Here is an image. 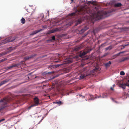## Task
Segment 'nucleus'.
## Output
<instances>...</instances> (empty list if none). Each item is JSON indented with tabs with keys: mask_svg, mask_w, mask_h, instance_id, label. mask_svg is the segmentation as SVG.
Here are the masks:
<instances>
[{
	"mask_svg": "<svg viewBox=\"0 0 129 129\" xmlns=\"http://www.w3.org/2000/svg\"><path fill=\"white\" fill-rule=\"evenodd\" d=\"M33 104L34 106H38L40 104L39 100L37 97H36L34 98Z\"/></svg>",
	"mask_w": 129,
	"mask_h": 129,
	"instance_id": "nucleus-5",
	"label": "nucleus"
},
{
	"mask_svg": "<svg viewBox=\"0 0 129 129\" xmlns=\"http://www.w3.org/2000/svg\"><path fill=\"white\" fill-rule=\"evenodd\" d=\"M120 74L121 75H124L125 74V73L124 71H121L120 72Z\"/></svg>",
	"mask_w": 129,
	"mask_h": 129,
	"instance_id": "nucleus-25",
	"label": "nucleus"
},
{
	"mask_svg": "<svg viewBox=\"0 0 129 129\" xmlns=\"http://www.w3.org/2000/svg\"><path fill=\"white\" fill-rule=\"evenodd\" d=\"M128 82H129V80H128Z\"/></svg>",
	"mask_w": 129,
	"mask_h": 129,
	"instance_id": "nucleus-48",
	"label": "nucleus"
},
{
	"mask_svg": "<svg viewBox=\"0 0 129 129\" xmlns=\"http://www.w3.org/2000/svg\"><path fill=\"white\" fill-rule=\"evenodd\" d=\"M107 54V53H106L104 54V55L103 56H106Z\"/></svg>",
	"mask_w": 129,
	"mask_h": 129,
	"instance_id": "nucleus-38",
	"label": "nucleus"
},
{
	"mask_svg": "<svg viewBox=\"0 0 129 129\" xmlns=\"http://www.w3.org/2000/svg\"><path fill=\"white\" fill-rule=\"evenodd\" d=\"M16 38L14 37H8L6 38L5 40V41H7L6 43L7 42H11L15 40Z\"/></svg>",
	"mask_w": 129,
	"mask_h": 129,
	"instance_id": "nucleus-6",
	"label": "nucleus"
},
{
	"mask_svg": "<svg viewBox=\"0 0 129 129\" xmlns=\"http://www.w3.org/2000/svg\"><path fill=\"white\" fill-rule=\"evenodd\" d=\"M34 106L33 104H32L31 106H30L28 107V109L29 110L32 107H34Z\"/></svg>",
	"mask_w": 129,
	"mask_h": 129,
	"instance_id": "nucleus-28",
	"label": "nucleus"
},
{
	"mask_svg": "<svg viewBox=\"0 0 129 129\" xmlns=\"http://www.w3.org/2000/svg\"><path fill=\"white\" fill-rule=\"evenodd\" d=\"M54 103H55L56 104H62L63 103L61 102L60 101H56Z\"/></svg>",
	"mask_w": 129,
	"mask_h": 129,
	"instance_id": "nucleus-22",
	"label": "nucleus"
},
{
	"mask_svg": "<svg viewBox=\"0 0 129 129\" xmlns=\"http://www.w3.org/2000/svg\"><path fill=\"white\" fill-rule=\"evenodd\" d=\"M9 80V79H7L2 81L1 83H0V86L3 84L6 83L8 82Z\"/></svg>",
	"mask_w": 129,
	"mask_h": 129,
	"instance_id": "nucleus-10",
	"label": "nucleus"
},
{
	"mask_svg": "<svg viewBox=\"0 0 129 129\" xmlns=\"http://www.w3.org/2000/svg\"><path fill=\"white\" fill-rule=\"evenodd\" d=\"M54 31H59L60 30V28H55L54 30Z\"/></svg>",
	"mask_w": 129,
	"mask_h": 129,
	"instance_id": "nucleus-23",
	"label": "nucleus"
},
{
	"mask_svg": "<svg viewBox=\"0 0 129 129\" xmlns=\"http://www.w3.org/2000/svg\"><path fill=\"white\" fill-rule=\"evenodd\" d=\"M86 101H87V99H86Z\"/></svg>",
	"mask_w": 129,
	"mask_h": 129,
	"instance_id": "nucleus-50",
	"label": "nucleus"
},
{
	"mask_svg": "<svg viewBox=\"0 0 129 129\" xmlns=\"http://www.w3.org/2000/svg\"><path fill=\"white\" fill-rule=\"evenodd\" d=\"M54 73V72H49L48 73V74H53Z\"/></svg>",
	"mask_w": 129,
	"mask_h": 129,
	"instance_id": "nucleus-30",
	"label": "nucleus"
},
{
	"mask_svg": "<svg viewBox=\"0 0 129 129\" xmlns=\"http://www.w3.org/2000/svg\"><path fill=\"white\" fill-rule=\"evenodd\" d=\"M94 99V97L93 96H92L91 98V100H93Z\"/></svg>",
	"mask_w": 129,
	"mask_h": 129,
	"instance_id": "nucleus-33",
	"label": "nucleus"
},
{
	"mask_svg": "<svg viewBox=\"0 0 129 129\" xmlns=\"http://www.w3.org/2000/svg\"><path fill=\"white\" fill-rule=\"evenodd\" d=\"M122 53V52H120V53H118V55H119L120 54V53Z\"/></svg>",
	"mask_w": 129,
	"mask_h": 129,
	"instance_id": "nucleus-41",
	"label": "nucleus"
},
{
	"mask_svg": "<svg viewBox=\"0 0 129 129\" xmlns=\"http://www.w3.org/2000/svg\"><path fill=\"white\" fill-rule=\"evenodd\" d=\"M88 71L86 68H83L80 71V75L79 76L80 79H82L89 75Z\"/></svg>",
	"mask_w": 129,
	"mask_h": 129,
	"instance_id": "nucleus-2",
	"label": "nucleus"
},
{
	"mask_svg": "<svg viewBox=\"0 0 129 129\" xmlns=\"http://www.w3.org/2000/svg\"><path fill=\"white\" fill-rule=\"evenodd\" d=\"M44 17V15L43 14H42V18H43Z\"/></svg>",
	"mask_w": 129,
	"mask_h": 129,
	"instance_id": "nucleus-37",
	"label": "nucleus"
},
{
	"mask_svg": "<svg viewBox=\"0 0 129 129\" xmlns=\"http://www.w3.org/2000/svg\"><path fill=\"white\" fill-rule=\"evenodd\" d=\"M21 22L22 24H24L25 22V20L23 17H22L21 20Z\"/></svg>",
	"mask_w": 129,
	"mask_h": 129,
	"instance_id": "nucleus-16",
	"label": "nucleus"
},
{
	"mask_svg": "<svg viewBox=\"0 0 129 129\" xmlns=\"http://www.w3.org/2000/svg\"><path fill=\"white\" fill-rule=\"evenodd\" d=\"M42 30V29H40V30H37L36 31H34L32 34V35H34V34H36V33H37L38 32H40Z\"/></svg>",
	"mask_w": 129,
	"mask_h": 129,
	"instance_id": "nucleus-21",
	"label": "nucleus"
},
{
	"mask_svg": "<svg viewBox=\"0 0 129 129\" xmlns=\"http://www.w3.org/2000/svg\"><path fill=\"white\" fill-rule=\"evenodd\" d=\"M58 62V61H56V62Z\"/></svg>",
	"mask_w": 129,
	"mask_h": 129,
	"instance_id": "nucleus-47",
	"label": "nucleus"
},
{
	"mask_svg": "<svg viewBox=\"0 0 129 129\" xmlns=\"http://www.w3.org/2000/svg\"><path fill=\"white\" fill-rule=\"evenodd\" d=\"M8 102L7 99L6 98L3 99L0 101V112L7 106V104Z\"/></svg>",
	"mask_w": 129,
	"mask_h": 129,
	"instance_id": "nucleus-3",
	"label": "nucleus"
},
{
	"mask_svg": "<svg viewBox=\"0 0 129 129\" xmlns=\"http://www.w3.org/2000/svg\"><path fill=\"white\" fill-rule=\"evenodd\" d=\"M103 44L102 45H101V46H102V45H104V44Z\"/></svg>",
	"mask_w": 129,
	"mask_h": 129,
	"instance_id": "nucleus-43",
	"label": "nucleus"
},
{
	"mask_svg": "<svg viewBox=\"0 0 129 129\" xmlns=\"http://www.w3.org/2000/svg\"><path fill=\"white\" fill-rule=\"evenodd\" d=\"M35 56V55H31L30 56H27L24 57V59L25 60V61L27 60H29L30 59L32 58L33 57Z\"/></svg>",
	"mask_w": 129,
	"mask_h": 129,
	"instance_id": "nucleus-9",
	"label": "nucleus"
},
{
	"mask_svg": "<svg viewBox=\"0 0 129 129\" xmlns=\"http://www.w3.org/2000/svg\"><path fill=\"white\" fill-rule=\"evenodd\" d=\"M55 86L54 85H53V86H52V88H54V87H55Z\"/></svg>",
	"mask_w": 129,
	"mask_h": 129,
	"instance_id": "nucleus-39",
	"label": "nucleus"
},
{
	"mask_svg": "<svg viewBox=\"0 0 129 129\" xmlns=\"http://www.w3.org/2000/svg\"><path fill=\"white\" fill-rule=\"evenodd\" d=\"M95 5L92 11L89 10V11L86 9L82 8L79 10L76 9L75 12L70 14L69 15L72 16L76 15H83L86 13H90L91 14L90 19L92 22L107 16V12L104 11H100L99 9V7L96 6L95 4Z\"/></svg>",
	"mask_w": 129,
	"mask_h": 129,
	"instance_id": "nucleus-1",
	"label": "nucleus"
},
{
	"mask_svg": "<svg viewBox=\"0 0 129 129\" xmlns=\"http://www.w3.org/2000/svg\"><path fill=\"white\" fill-rule=\"evenodd\" d=\"M8 52H3L0 53V57H2V56L5 55L6 54H7Z\"/></svg>",
	"mask_w": 129,
	"mask_h": 129,
	"instance_id": "nucleus-20",
	"label": "nucleus"
},
{
	"mask_svg": "<svg viewBox=\"0 0 129 129\" xmlns=\"http://www.w3.org/2000/svg\"><path fill=\"white\" fill-rule=\"evenodd\" d=\"M128 78H129V76H128Z\"/></svg>",
	"mask_w": 129,
	"mask_h": 129,
	"instance_id": "nucleus-51",
	"label": "nucleus"
},
{
	"mask_svg": "<svg viewBox=\"0 0 129 129\" xmlns=\"http://www.w3.org/2000/svg\"><path fill=\"white\" fill-rule=\"evenodd\" d=\"M82 22L81 19H79L76 21V23H75V26H77L78 24Z\"/></svg>",
	"mask_w": 129,
	"mask_h": 129,
	"instance_id": "nucleus-12",
	"label": "nucleus"
},
{
	"mask_svg": "<svg viewBox=\"0 0 129 129\" xmlns=\"http://www.w3.org/2000/svg\"><path fill=\"white\" fill-rule=\"evenodd\" d=\"M102 98V96H98V97H96L95 98V99L96 98Z\"/></svg>",
	"mask_w": 129,
	"mask_h": 129,
	"instance_id": "nucleus-36",
	"label": "nucleus"
},
{
	"mask_svg": "<svg viewBox=\"0 0 129 129\" xmlns=\"http://www.w3.org/2000/svg\"><path fill=\"white\" fill-rule=\"evenodd\" d=\"M55 39V36H54L52 37V39L50 40H54Z\"/></svg>",
	"mask_w": 129,
	"mask_h": 129,
	"instance_id": "nucleus-29",
	"label": "nucleus"
},
{
	"mask_svg": "<svg viewBox=\"0 0 129 129\" xmlns=\"http://www.w3.org/2000/svg\"><path fill=\"white\" fill-rule=\"evenodd\" d=\"M7 59L6 58H5L3 59H2L1 60H0L1 62H3L4 61H5L6 60H7Z\"/></svg>",
	"mask_w": 129,
	"mask_h": 129,
	"instance_id": "nucleus-26",
	"label": "nucleus"
},
{
	"mask_svg": "<svg viewBox=\"0 0 129 129\" xmlns=\"http://www.w3.org/2000/svg\"><path fill=\"white\" fill-rule=\"evenodd\" d=\"M16 66H17V65L16 64H14L13 65H12L10 66H9V67H7V69H11L13 67H15Z\"/></svg>",
	"mask_w": 129,
	"mask_h": 129,
	"instance_id": "nucleus-19",
	"label": "nucleus"
},
{
	"mask_svg": "<svg viewBox=\"0 0 129 129\" xmlns=\"http://www.w3.org/2000/svg\"><path fill=\"white\" fill-rule=\"evenodd\" d=\"M126 84V86L129 87V84H128L127 83L126 84Z\"/></svg>",
	"mask_w": 129,
	"mask_h": 129,
	"instance_id": "nucleus-34",
	"label": "nucleus"
},
{
	"mask_svg": "<svg viewBox=\"0 0 129 129\" xmlns=\"http://www.w3.org/2000/svg\"><path fill=\"white\" fill-rule=\"evenodd\" d=\"M128 45H129V43L127 44H126L124 46H128Z\"/></svg>",
	"mask_w": 129,
	"mask_h": 129,
	"instance_id": "nucleus-35",
	"label": "nucleus"
},
{
	"mask_svg": "<svg viewBox=\"0 0 129 129\" xmlns=\"http://www.w3.org/2000/svg\"><path fill=\"white\" fill-rule=\"evenodd\" d=\"M111 89L112 90H114V89H113V88L112 87H111Z\"/></svg>",
	"mask_w": 129,
	"mask_h": 129,
	"instance_id": "nucleus-40",
	"label": "nucleus"
},
{
	"mask_svg": "<svg viewBox=\"0 0 129 129\" xmlns=\"http://www.w3.org/2000/svg\"><path fill=\"white\" fill-rule=\"evenodd\" d=\"M79 96L80 97H81L82 98H85V96H83L81 95H80V94Z\"/></svg>",
	"mask_w": 129,
	"mask_h": 129,
	"instance_id": "nucleus-32",
	"label": "nucleus"
},
{
	"mask_svg": "<svg viewBox=\"0 0 129 129\" xmlns=\"http://www.w3.org/2000/svg\"><path fill=\"white\" fill-rule=\"evenodd\" d=\"M53 32H53V31H52V33H53Z\"/></svg>",
	"mask_w": 129,
	"mask_h": 129,
	"instance_id": "nucleus-49",
	"label": "nucleus"
},
{
	"mask_svg": "<svg viewBox=\"0 0 129 129\" xmlns=\"http://www.w3.org/2000/svg\"><path fill=\"white\" fill-rule=\"evenodd\" d=\"M49 11H47V12L48 13V15L49 14Z\"/></svg>",
	"mask_w": 129,
	"mask_h": 129,
	"instance_id": "nucleus-42",
	"label": "nucleus"
},
{
	"mask_svg": "<svg viewBox=\"0 0 129 129\" xmlns=\"http://www.w3.org/2000/svg\"><path fill=\"white\" fill-rule=\"evenodd\" d=\"M61 65H50L48 66V68H50L51 69H53L54 68L57 67H59Z\"/></svg>",
	"mask_w": 129,
	"mask_h": 129,
	"instance_id": "nucleus-8",
	"label": "nucleus"
},
{
	"mask_svg": "<svg viewBox=\"0 0 129 129\" xmlns=\"http://www.w3.org/2000/svg\"><path fill=\"white\" fill-rule=\"evenodd\" d=\"M112 46H110L109 47H107V48H105V50H107L109 49L110 50L112 49Z\"/></svg>",
	"mask_w": 129,
	"mask_h": 129,
	"instance_id": "nucleus-24",
	"label": "nucleus"
},
{
	"mask_svg": "<svg viewBox=\"0 0 129 129\" xmlns=\"http://www.w3.org/2000/svg\"><path fill=\"white\" fill-rule=\"evenodd\" d=\"M108 96V94L106 93H104L103 94L102 98H107Z\"/></svg>",
	"mask_w": 129,
	"mask_h": 129,
	"instance_id": "nucleus-18",
	"label": "nucleus"
},
{
	"mask_svg": "<svg viewBox=\"0 0 129 129\" xmlns=\"http://www.w3.org/2000/svg\"><path fill=\"white\" fill-rule=\"evenodd\" d=\"M88 27L87 26H85L84 28H83L80 30H79L78 31L79 32V33L80 34H82V33H84L85 31L88 29Z\"/></svg>",
	"mask_w": 129,
	"mask_h": 129,
	"instance_id": "nucleus-7",
	"label": "nucleus"
},
{
	"mask_svg": "<svg viewBox=\"0 0 129 129\" xmlns=\"http://www.w3.org/2000/svg\"><path fill=\"white\" fill-rule=\"evenodd\" d=\"M122 4L120 3H117L114 5L115 7H120L122 6Z\"/></svg>",
	"mask_w": 129,
	"mask_h": 129,
	"instance_id": "nucleus-13",
	"label": "nucleus"
},
{
	"mask_svg": "<svg viewBox=\"0 0 129 129\" xmlns=\"http://www.w3.org/2000/svg\"><path fill=\"white\" fill-rule=\"evenodd\" d=\"M73 1V0H71L72 2Z\"/></svg>",
	"mask_w": 129,
	"mask_h": 129,
	"instance_id": "nucleus-46",
	"label": "nucleus"
},
{
	"mask_svg": "<svg viewBox=\"0 0 129 129\" xmlns=\"http://www.w3.org/2000/svg\"><path fill=\"white\" fill-rule=\"evenodd\" d=\"M129 59V58L128 57H126L125 58H122V59L120 61V62H122L123 61H124L126 60L127 59Z\"/></svg>",
	"mask_w": 129,
	"mask_h": 129,
	"instance_id": "nucleus-15",
	"label": "nucleus"
},
{
	"mask_svg": "<svg viewBox=\"0 0 129 129\" xmlns=\"http://www.w3.org/2000/svg\"><path fill=\"white\" fill-rule=\"evenodd\" d=\"M94 2H93L92 3L93 4H94Z\"/></svg>",
	"mask_w": 129,
	"mask_h": 129,
	"instance_id": "nucleus-44",
	"label": "nucleus"
},
{
	"mask_svg": "<svg viewBox=\"0 0 129 129\" xmlns=\"http://www.w3.org/2000/svg\"><path fill=\"white\" fill-rule=\"evenodd\" d=\"M119 87H120L123 89V90H124L126 88V84L124 83H121L119 85Z\"/></svg>",
	"mask_w": 129,
	"mask_h": 129,
	"instance_id": "nucleus-11",
	"label": "nucleus"
},
{
	"mask_svg": "<svg viewBox=\"0 0 129 129\" xmlns=\"http://www.w3.org/2000/svg\"><path fill=\"white\" fill-rule=\"evenodd\" d=\"M92 49H90L88 48L87 49L86 51H81L80 52L79 55L76 56V58H77L79 57H82L86 54L87 53L89 52Z\"/></svg>",
	"mask_w": 129,
	"mask_h": 129,
	"instance_id": "nucleus-4",
	"label": "nucleus"
},
{
	"mask_svg": "<svg viewBox=\"0 0 129 129\" xmlns=\"http://www.w3.org/2000/svg\"><path fill=\"white\" fill-rule=\"evenodd\" d=\"M27 77L28 78V79H29V77L28 76Z\"/></svg>",
	"mask_w": 129,
	"mask_h": 129,
	"instance_id": "nucleus-45",
	"label": "nucleus"
},
{
	"mask_svg": "<svg viewBox=\"0 0 129 129\" xmlns=\"http://www.w3.org/2000/svg\"><path fill=\"white\" fill-rule=\"evenodd\" d=\"M111 64V61H109V62L105 63V65L106 67H108L110 66V65Z\"/></svg>",
	"mask_w": 129,
	"mask_h": 129,
	"instance_id": "nucleus-17",
	"label": "nucleus"
},
{
	"mask_svg": "<svg viewBox=\"0 0 129 129\" xmlns=\"http://www.w3.org/2000/svg\"><path fill=\"white\" fill-rule=\"evenodd\" d=\"M34 106L33 104H32L31 106H30L28 107V109L29 110L32 107H34Z\"/></svg>",
	"mask_w": 129,
	"mask_h": 129,
	"instance_id": "nucleus-27",
	"label": "nucleus"
},
{
	"mask_svg": "<svg viewBox=\"0 0 129 129\" xmlns=\"http://www.w3.org/2000/svg\"><path fill=\"white\" fill-rule=\"evenodd\" d=\"M5 120V119H2L1 120H0V122H1Z\"/></svg>",
	"mask_w": 129,
	"mask_h": 129,
	"instance_id": "nucleus-31",
	"label": "nucleus"
},
{
	"mask_svg": "<svg viewBox=\"0 0 129 129\" xmlns=\"http://www.w3.org/2000/svg\"><path fill=\"white\" fill-rule=\"evenodd\" d=\"M98 68H95L93 69L92 70H91V73H94L95 72H96L97 71H98Z\"/></svg>",
	"mask_w": 129,
	"mask_h": 129,
	"instance_id": "nucleus-14",
	"label": "nucleus"
}]
</instances>
